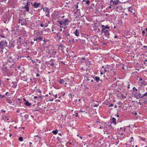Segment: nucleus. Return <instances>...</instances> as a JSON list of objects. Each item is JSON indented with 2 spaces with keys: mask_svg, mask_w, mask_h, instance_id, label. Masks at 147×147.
Masks as SVG:
<instances>
[{
  "mask_svg": "<svg viewBox=\"0 0 147 147\" xmlns=\"http://www.w3.org/2000/svg\"><path fill=\"white\" fill-rule=\"evenodd\" d=\"M98 106V105H95L94 106V107H97Z\"/></svg>",
  "mask_w": 147,
  "mask_h": 147,
  "instance_id": "774afa93",
  "label": "nucleus"
},
{
  "mask_svg": "<svg viewBox=\"0 0 147 147\" xmlns=\"http://www.w3.org/2000/svg\"><path fill=\"white\" fill-rule=\"evenodd\" d=\"M37 37H34V41H36L37 42H38V39Z\"/></svg>",
  "mask_w": 147,
  "mask_h": 147,
  "instance_id": "7c9ffc66",
  "label": "nucleus"
},
{
  "mask_svg": "<svg viewBox=\"0 0 147 147\" xmlns=\"http://www.w3.org/2000/svg\"><path fill=\"white\" fill-rule=\"evenodd\" d=\"M86 3L88 5H89L90 1L89 0L86 1Z\"/></svg>",
  "mask_w": 147,
  "mask_h": 147,
  "instance_id": "79ce46f5",
  "label": "nucleus"
},
{
  "mask_svg": "<svg viewBox=\"0 0 147 147\" xmlns=\"http://www.w3.org/2000/svg\"><path fill=\"white\" fill-rule=\"evenodd\" d=\"M147 96V92L145 93L144 94L142 95V97L143 98L145 96Z\"/></svg>",
  "mask_w": 147,
  "mask_h": 147,
  "instance_id": "4c0bfd02",
  "label": "nucleus"
},
{
  "mask_svg": "<svg viewBox=\"0 0 147 147\" xmlns=\"http://www.w3.org/2000/svg\"><path fill=\"white\" fill-rule=\"evenodd\" d=\"M50 9L46 7H45V13H46V12H49Z\"/></svg>",
  "mask_w": 147,
  "mask_h": 147,
  "instance_id": "a878e982",
  "label": "nucleus"
},
{
  "mask_svg": "<svg viewBox=\"0 0 147 147\" xmlns=\"http://www.w3.org/2000/svg\"><path fill=\"white\" fill-rule=\"evenodd\" d=\"M40 76V74H38V73H37L36 74V76L37 77H38L39 76Z\"/></svg>",
  "mask_w": 147,
  "mask_h": 147,
  "instance_id": "bf43d9fd",
  "label": "nucleus"
},
{
  "mask_svg": "<svg viewBox=\"0 0 147 147\" xmlns=\"http://www.w3.org/2000/svg\"><path fill=\"white\" fill-rule=\"evenodd\" d=\"M132 89L133 90H135L136 91L138 90L134 87Z\"/></svg>",
  "mask_w": 147,
  "mask_h": 147,
  "instance_id": "a18cd8bd",
  "label": "nucleus"
},
{
  "mask_svg": "<svg viewBox=\"0 0 147 147\" xmlns=\"http://www.w3.org/2000/svg\"><path fill=\"white\" fill-rule=\"evenodd\" d=\"M127 9L128 10V11H129L133 13L134 11L135 12V11L132 8V7H129L127 8Z\"/></svg>",
  "mask_w": 147,
  "mask_h": 147,
  "instance_id": "4468645a",
  "label": "nucleus"
},
{
  "mask_svg": "<svg viewBox=\"0 0 147 147\" xmlns=\"http://www.w3.org/2000/svg\"><path fill=\"white\" fill-rule=\"evenodd\" d=\"M114 106V105L113 104H111L110 105H109L108 106V107H113Z\"/></svg>",
  "mask_w": 147,
  "mask_h": 147,
  "instance_id": "de8ad7c7",
  "label": "nucleus"
},
{
  "mask_svg": "<svg viewBox=\"0 0 147 147\" xmlns=\"http://www.w3.org/2000/svg\"><path fill=\"white\" fill-rule=\"evenodd\" d=\"M142 33L143 34H144L145 33V31L144 30H143L142 32Z\"/></svg>",
  "mask_w": 147,
  "mask_h": 147,
  "instance_id": "338daca9",
  "label": "nucleus"
},
{
  "mask_svg": "<svg viewBox=\"0 0 147 147\" xmlns=\"http://www.w3.org/2000/svg\"><path fill=\"white\" fill-rule=\"evenodd\" d=\"M42 9L44 11H45V8L42 7L41 8V9Z\"/></svg>",
  "mask_w": 147,
  "mask_h": 147,
  "instance_id": "680f3d73",
  "label": "nucleus"
},
{
  "mask_svg": "<svg viewBox=\"0 0 147 147\" xmlns=\"http://www.w3.org/2000/svg\"><path fill=\"white\" fill-rule=\"evenodd\" d=\"M63 33L64 36L65 37L66 40H68L70 39V34L69 33V31L67 30H64L63 31Z\"/></svg>",
  "mask_w": 147,
  "mask_h": 147,
  "instance_id": "7ed1b4c3",
  "label": "nucleus"
},
{
  "mask_svg": "<svg viewBox=\"0 0 147 147\" xmlns=\"http://www.w3.org/2000/svg\"><path fill=\"white\" fill-rule=\"evenodd\" d=\"M75 113L76 114V115L75 116L76 117H78V113H76L75 112Z\"/></svg>",
  "mask_w": 147,
  "mask_h": 147,
  "instance_id": "13d9d810",
  "label": "nucleus"
},
{
  "mask_svg": "<svg viewBox=\"0 0 147 147\" xmlns=\"http://www.w3.org/2000/svg\"><path fill=\"white\" fill-rule=\"evenodd\" d=\"M58 132V131L57 130H55L52 131V132L54 134H57Z\"/></svg>",
  "mask_w": 147,
  "mask_h": 147,
  "instance_id": "b1692460",
  "label": "nucleus"
},
{
  "mask_svg": "<svg viewBox=\"0 0 147 147\" xmlns=\"http://www.w3.org/2000/svg\"><path fill=\"white\" fill-rule=\"evenodd\" d=\"M132 13L134 15V16H135V17H136V16H137V15H136L135 13V12H134H134H133V13Z\"/></svg>",
  "mask_w": 147,
  "mask_h": 147,
  "instance_id": "052dcab7",
  "label": "nucleus"
},
{
  "mask_svg": "<svg viewBox=\"0 0 147 147\" xmlns=\"http://www.w3.org/2000/svg\"><path fill=\"white\" fill-rule=\"evenodd\" d=\"M40 35V36H39L38 37H37L38 38V42H40L42 41V40L43 39L42 34Z\"/></svg>",
  "mask_w": 147,
  "mask_h": 147,
  "instance_id": "f8f14e48",
  "label": "nucleus"
},
{
  "mask_svg": "<svg viewBox=\"0 0 147 147\" xmlns=\"http://www.w3.org/2000/svg\"><path fill=\"white\" fill-rule=\"evenodd\" d=\"M18 140L20 141H23V138L22 137H20L18 138Z\"/></svg>",
  "mask_w": 147,
  "mask_h": 147,
  "instance_id": "c85d7f7f",
  "label": "nucleus"
},
{
  "mask_svg": "<svg viewBox=\"0 0 147 147\" xmlns=\"http://www.w3.org/2000/svg\"><path fill=\"white\" fill-rule=\"evenodd\" d=\"M67 143H69V144L72 145H73L74 144L73 143V142H71L69 141L67 142Z\"/></svg>",
  "mask_w": 147,
  "mask_h": 147,
  "instance_id": "473e14b6",
  "label": "nucleus"
},
{
  "mask_svg": "<svg viewBox=\"0 0 147 147\" xmlns=\"http://www.w3.org/2000/svg\"><path fill=\"white\" fill-rule=\"evenodd\" d=\"M24 8L25 9L26 11H24L25 12L26 11L27 12H29V7L28 6H26V5H25L24 6Z\"/></svg>",
  "mask_w": 147,
  "mask_h": 147,
  "instance_id": "dca6fc26",
  "label": "nucleus"
},
{
  "mask_svg": "<svg viewBox=\"0 0 147 147\" xmlns=\"http://www.w3.org/2000/svg\"><path fill=\"white\" fill-rule=\"evenodd\" d=\"M134 95L135 96V97L137 99L143 98L142 95V94L140 93V91H139V92L138 93L136 92L134 94Z\"/></svg>",
  "mask_w": 147,
  "mask_h": 147,
  "instance_id": "39448f33",
  "label": "nucleus"
},
{
  "mask_svg": "<svg viewBox=\"0 0 147 147\" xmlns=\"http://www.w3.org/2000/svg\"><path fill=\"white\" fill-rule=\"evenodd\" d=\"M57 37L58 39H59V40L61 39V37L60 35H58L57 34Z\"/></svg>",
  "mask_w": 147,
  "mask_h": 147,
  "instance_id": "f704fd0d",
  "label": "nucleus"
},
{
  "mask_svg": "<svg viewBox=\"0 0 147 147\" xmlns=\"http://www.w3.org/2000/svg\"><path fill=\"white\" fill-rule=\"evenodd\" d=\"M42 40L44 41V43H45L49 41L48 40H46L45 38H44Z\"/></svg>",
  "mask_w": 147,
  "mask_h": 147,
  "instance_id": "72a5a7b5",
  "label": "nucleus"
},
{
  "mask_svg": "<svg viewBox=\"0 0 147 147\" xmlns=\"http://www.w3.org/2000/svg\"><path fill=\"white\" fill-rule=\"evenodd\" d=\"M57 23H58L60 25H62L64 24L63 23V21H61L59 20H57Z\"/></svg>",
  "mask_w": 147,
  "mask_h": 147,
  "instance_id": "412c9836",
  "label": "nucleus"
},
{
  "mask_svg": "<svg viewBox=\"0 0 147 147\" xmlns=\"http://www.w3.org/2000/svg\"><path fill=\"white\" fill-rule=\"evenodd\" d=\"M29 117V115L28 114L25 115H24V117L25 118H26L27 119H28Z\"/></svg>",
  "mask_w": 147,
  "mask_h": 147,
  "instance_id": "c9c22d12",
  "label": "nucleus"
},
{
  "mask_svg": "<svg viewBox=\"0 0 147 147\" xmlns=\"http://www.w3.org/2000/svg\"><path fill=\"white\" fill-rule=\"evenodd\" d=\"M144 81L142 80V81H141L140 83L142 84H144Z\"/></svg>",
  "mask_w": 147,
  "mask_h": 147,
  "instance_id": "603ef678",
  "label": "nucleus"
},
{
  "mask_svg": "<svg viewBox=\"0 0 147 147\" xmlns=\"http://www.w3.org/2000/svg\"><path fill=\"white\" fill-rule=\"evenodd\" d=\"M0 36L1 37L4 38H5V37L3 35H1L0 34Z\"/></svg>",
  "mask_w": 147,
  "mask_h": 147,
  "instance_id": "49530a36",
  "label": "nucleus"
},
{
  "mask_svg": "<svg viewBox=\"0 0 147 147\" xmlns=\"http://www.w3.org/2000/svg\"><path fill=\"white\" fill-rule=\"evenodd\" d=\"M134 140V139H133V137H131L130 138V142H131L132 141H133Z\"/></svg>",
  "mask_w": 147,
  "mask_h": 147,
  "instance_id": "e433bc0d",
  "label": "nucleus"
},
{
  "mask_svg": "<svg viewBox=\"0 0 147 147\" xmlns=\"http://www.w3.org/2000/svg\"><path fill=\"white\" fill-rule=\"evenodd\" d=\"M23 20H24V21H23V22L21 23V25H23L27 24V22H26V20H24V19H23V20L21 19V20L20 19H19V21H23Z\"/></svg>",
  "mask_w": 147,
  "mask_h": 147,
  "instance_id": "2eb2a0df",
  "label": "nucleus"
},
{
  "mask_svg": "<svg viewBox=\"0 0 147 147\" xmlns=\"http://www.w3.org/2000/svg\"><path fill=\"white\" fill-rule=\"evenodd\" d=\"M119 3V0H118L117 1H113V4L114 5H116L118 4Z\"/></svg>",
  "mask_w": 147,
  "mask_h": 147,
  "instance_id": "4be33fe9",
  "label": "nucleus"
},
{
  "mask_svg": "<svg viewBox=\"0 0 147 147\" xmlns=\"http://www.w3.org/2000/svg\"><path fill=\"white\" fill-rule=\"evenodd\" d=\"M110 31V30H105V31L103 32V33H104L105 36L107 37V38H109V37L110 34L109 32Z\"/></svg>",
  "mask_w": 147,
  "mask_h": 147,
  "instance_id": "6e6552de",
  "label": "nucleus"
},
{
  "mask_svg": "<svg viewBox=\"0 0 147 147\" xmlns=\"http://www.w3.org/2000/svg\"><path fill=\"white\" fill-rule=\"evenodd\" d=\"M30 3V2H29L28 1H27V3H26V4L25 5L26 6H28L29 3Z\"/></svg>",
  "mask_w": 147,
  "mask_h": 147,
  "instance_id": "c03bdc74",
  "label": "nucleus"
},
{
  "mask_svg": "<svg viewBox=\"0 0 147 147\" xmlns=\"http://www.w3.org/2000/svg\"><path fill=\"white\" fill-rule=\"evenodd\" d=\"M144 63L145 64H147V59H145V60L144 61Z\"/></svg>",
  "mask_w": 147,
  "mask_h": 147,
  "instance_id": "37998d69",
  "label": "nucleus"
},
{
  "mask_svg": "<svg viewBox=\"0 0 147 147\" xmlns=\"http://www.w3.org/2000/svg\"><path fill=\"white\" fill-rule=\"evenodd\" d=\"M34 36L35 37H38L42 34V31H40L39 30H34Z\"/></svg>",
  "mask_w": 147,
  "mask_h": 147,
  "instance_id": "20e7f679",
  "label": "nucleus"
},
{
  "mask_svg": "<svg viewBox=\"0 0 147 147\" xmlns=\"http://www.w3.org/2000/svg\"><path fill=\"white\" fill-rule=\"evenodd\" d=\"M54 100V98H51L50 100H49V101L50 102H52Z\"/></svg>",
  "mask_w": 147,
  "mask_h": 147,
  "instance_id": "09e8293b",
  "label": "nucleus"
},
{
  "mask_svg": "<svg viewBox=\"0 0 147 147\" xmlns=\"http://www.w3.org/2000/svg\"><path fill=\"white\" fill-rule=\"evenodd\" d=\"M111 120H112V123H114L115 125H116V119L114 118V117H113L112 119H111Z\"/></svg>",
  "mask_w": 147,
  "mask_h": 147,
  "instance_id": "f3484780",
  "label": "nucleus"
},
{
  "mask_svg": "<svg viewBox=\"0 0 147 147\" xmlns=\"http://www.w3.org/2000/svg\"><path fill=\"white\" fill-rule=\"evenodd\" d=\"M24 105L26 106H30L31 105V103L29 102L28 101L24 103Z\"/></svg>",
  "mask_w": 147,
  "mask_h": 147,
  "instance_id": "a211bd4d",
  "label": "nucleus"
},
{
  "mask_svg": "<svg viewBox=\"0 0 147 147\" xmlns=\"http://www.w3.org/2000/svg\"><path fill=\"white\" fill-rule=\"evenodd\" d=\"M84 112V111L82 110H80V111H79V112H80V113Z\"/></svg>",
  "mask_w": 147,
  "mask_h": 147,
  "instance_id": "69168bd1",
  "label": "nucleus"
},
{
  "mask_svg": "<svg viewBox=\"0 0 147 147\" xmlns=\"http://www.w3.org/2000/svg\"><path fill=\"white\" fill-rule=\"evenodd\" d=\"M18 43H20L21 42V37H18L17 39Z\"/></svg>",
  "mask_w": 147,
  "mask_h": 147,
  "instance_id": "bb28decb",
  "label": "nucleus"
},
{
  "mask_svg": "<svg viewBox=\"0 0 147 147\" xmlns=\"http://www.w3.org/2000/svg\"><path fill=\"white\" fill-rule=\"evenodd\" d=\"M7 61L8 62L11 64V65H8V66H7L8 64L4 65L3 67L5 69H8L9 68L10 69H14L15 65V62L14 59L12 56H11L10 55L8 56L7 57Z\"/></svg>",
  "mask_w": 147,
  "mask_h": 147,
  "instance_id": "f257e3e1",
  "label": "nucleus"
},
{
  "mask_svg": "<svg viewBox=\"0 0 147 147\" xmlns=\"http://www.w3.org/2000/svg\"><path fill=\"white\" fill-rule=\"evenodd\" d=\"M40 5V3H38L36 2H35L33 3V6L35 8H37Z\"/></svg>",
  "mask_w": 147,
  "mask_h": 147,
  "instance_id": "9d476101",
  "label": "nucleus"
},
{
  "mask_svg": "<svg viewBox=\"0 0 147 147\" xmlns=\"http://www.w3.org/2000/svg\"><path fill=\"white\" fill-rule=\"evenodd\" d=\"M143 47L145 48L146 50H147V46H144Z\"/></svg>",
  "mask_w": 147,
  "mask_h": 147,
  "instance_id": "6e6d98bb",
  "label": "nucleus"
},
{
  "mask_svg": "<svg viewBox=\"0 0 147 147\" xmlns=\"http://www.w3.org/2000/svg\"><path fill=\"white\" fill-rule=\"evenodd\" d=\"M22 78H24V79H25V80H26V76H23Z\"/></svg>",
  "mask_w": 147,
  "mask_h": 147,
  "instance_id": "4d7b16f0",
  "label": "nucleus"
},
{
  "mask_svg": "<svg viewBox=\"0 0 147 147\" xmlns=\"http://www.w3.org/2000/svg\"><path fill=\"white\" fill-rule=\"evenodd\" d=\"M59 47H61V48H63V45H61L59 46Z\"/></svg>",
  "mask_w": 147,
  "mask_h": 147,
  "instance_id": "5fc2aeb1",
  "label": "nucleus"
},
{
  "mask_svg": "<svg viewBox=\"0 0 147 147\" xmlns=\"http://www.w3.org/2000/svg\"><path fill=\"white\" fill-rule=\"evenodd\" d=\"M40 26L41 27H43L44 26V25L42 23H40Z\"/></svg>",
  "mask_w": 147,
  "mask_h": 147,
  "instance_id": "864d4df0",
  "label": "nucleus"
},
{
  "mask_svg": "<svg viewBox=\"0 0 147 147\" xmlns=\"http://www.w3.org/2000/svg\"><path fill=\"white\" fill-rule=\"evenodd\" d=\"M69 20L68 19H66L64 21H63V23L64 25H67V22H69Z\"/></svg>",
  "mask_w": 147,
  "mask_h": 147,
  "instance_id": "6ab92c4d",
  "label": "nucleus"
},
{
  "mask_svg": "<svg viewBox=\"0 0 147 147\" xmlns=\"http://www.w3.org/2000/svg\"><path fill=\"white\" fill-rule=\"evenodd\" d=\"M6 101H7L8 103L10 104H11L12 103V102L11 101L7 99L6 100Z\"/></svg>",
  "mask_w": 147,
  "mask_h": 147,
  "instance_id": "c756f323",
  "label": "nucleus"
},
{
  "mask_svg": "<svg viewBox=\"0 0 147 147\" xmlns=\"http://www.w3.org/2000/svg\"><path fill=\"white\" fill-rule=\"evenodd\" d=\"M139 138H140V139H141V140L142 141H143L144 142L146 141V139L145 138L141 137L140 136H139Z\"/></svg>",
  "mask_w": 147,
  "mask_h": 147,
  "instance_id": "5701e85b",
  "label": "nucleus"
},
{
  "mask_svg": "<svg viewBox=\"0 0 147 147\" xmlns=\"http://www.w3.org/2000/svg\"><path fill=\"white\" fill-rule=\"evenodd\" d=\"M101 26L102 28L101 32V34H102L103 33V32L105 31V30H106V29H109L110 28V27L108 25H106V26H105L104 25H101Z\"/></svg>",
  "mask_w": 147,
  "mask_h": 147,
  "instance_id": "423d86ee",
  "label": "nucleus"
},
{
  "mask_svg": "<svg viewBox=\"0 0 147 147\" xmlns=\"http://www.w3.org/2000/svg\"><path fill=\"white\" fill-rule=\"evenodd\" d=\"M75 35L77 36H79V31L78 29H76L75 32H74Z\"/></svg>",
  "mask_w": 147,
  "mask_h": 147,
  "instance_id": "ddd939ff",
  "label": "nucleus"
},
{
  "mask_svg": "<svg viewBox=\"0 0 147 147\" xmlns=\"http://www.w3.org/2000/svg\"><path fill=\"white\" fill-rule=\"evenodd\" d=\"M101 26L102 28L101 32V34H102L103 33V32L105 31V30H106V29H109L110 28V27L108 25H106V26H105L104 25H101Z\"/></svg>",
  "mask_w": 147,
  "mask_h": 147,
  "instance_id": "0eeeda50",
  "label": "nucleus"
},
{
  "mask_svg": "<svg viewBox=\"0 0 147 147\" xmlns=\"http://www.w3.org/2000/svg\"><path fill=\"white\" fill-rule=\"evenodd\" d=\"M14 41H9V47L11 48H13L14 46Z\"/></svg>",
  "mask_w": 147,
  "mask_h": 147,
  "instance_id": "1a4fd4ad",
  "label": "nucleus"
},
{
  "mask_svg": "<svg viewBox=\"0 0 147 147\" xmlns=\"http://www.w3.org/2000/svg\"><path fill=\"white\" fill-rule=\"evenodd\" d=\"M59 82L61 84H63L64 82V81L63 79H60L59 80Z\"/></svg>",
  "mask_w": 147,
  "mask_h": 147,
  "instance_id": "393cba45",
  "label": "nucleus"
},
{
  "mask_svg": "<svg viewBox=\"0 0 147 147\" xmlns=\"http://www.w3.org/2000/svg\"><path fill=\"white\" fill-rule=\"evenodd\" d=\"M78 2H77V4L75 5V7L76 9H77L78 8Z\"/></svg>",
  "mask_w": 147,
  "mask_h": 147,
  "instance_id": "ea45409f",
  "label": "nucleus"
},
{
  "mask_svg": "<svg viewBox=\"0 0 147 147\" xmlns=\"http://www.w3.org/2000/svg\"><path fill=\"white\" fill-rule=\"evenodd\" d=\"M69 96L70 98H71V96H72V95L71 94H69Z\"/></svg>",
  "mask_w": 147,
  "mask_h": 147,
  "instance_id": "0e129e2a",
  "label": "nucleus"
},
{
  "mask_svg": "<svg viewBox=\"0 0 147 147\" xmlns=\"http://www.w3.org/2000/svg\"><path fill=\"white\" fill-rule=\"evenodd\" d=\"M46 16H47L48 17H50V15H49V12H46Z\"/></svg>",
  "mask_w": 147,
  "mask_h": 147,
  "instance_id": "2f4dec72",
  "label": "nucleus"
},
{
  "mask_svg": "<svg viewBox=\"0 0 147 147\" xmlns=\"http://www.w3.org/2000/svg\"><path fill=\"white\" fill-rule=\"evenodd\" d=\"M3 118L4 119H7V121H8L9 120V118H8V116H3Z\"/></svg>",
  "mask_w": 147,
  "mask_h": 147,
  "instance_id": "cd10ccee",
  "label": "nucleus"
},
{
  "mask_svg": "<svg viewBox=\"0 0 147 147\" xmlns=\"http://www.w3.org/2000/svg\"><path fill=\"white\" fill-rule=\"evenodd\" d=\"M49 64L50 65L52 66H53L54 65V64L53 63H49Z\"/></svg>",
  "mask_w": 147,
  "mask_h": 147,
  "instance_id": "8fccbe9b",
  "label": "nucleus"
},
{
  "mask_svg": "<svg viewBox=\"0 0 147 147\" xmlns=\"http://www.w3.org/2000/svg\"><path fill=\"white\" fill-rule=\"evenodd\" d=\"M6 47H8L7 42L6 41H2L0 42V49H1V51H2V49Z\"/></svg>",
  "mask_w": 147,
  "mask_h": 147,
  "instance_id": "f03ea898",
  "label": "nucleus"
},
{
  "mask_svg": "<svg viewBox=\"0 0 147 147\" xmlns=\"http://www.w3.org/2000/svg\"><path fill=\"white\" fill-rule=\"evenodd\" d=\"M0 97H1V98H4L5 97V96L4 95L0 94Z\"/></svg>",
  "mask_w": 147,
  "mask_h": 147,
  "instance_id": "58836bf2",
  "label": "nucleus"
},
{
  "mask_svg": "<svg viewBox=\"0 0 147 147\" xmlns=\"http://www.w3.org/2000/svg\"><path fill=\"white\" fill-rule=\"evenodd\" d=\"M91 77L94 78V80L96 81L97 82H98L100 80V78L98 77L97 76H95V77H94L92 75L91 76Z\"/></svg>",
  "mask_w": 147,
  "mask_h": 147,
  "instance_id": "9b49d317",
  "label": "nucleus"
},
{
  "mask_svg": "<svg viewBox=\"0 0 147 147\" xmlns=\"http://www.w3.org/2000/svg\"><path fill=\"white\" fill-rule=\"evenodd\" d=\"M80 61L81 63H83L86 61V59L85 57H82L80 59Z\"/></svg>",
  "mask_w": 147,
  "mask_h": 147,
  "instance_id": "aec40b11",
  "label": "nucleus"
},
{
  "mask_svg": "<svg viewBox=\"0 0 147 147\" xmlns=\"http://www.w3.org/2000/svg\"><path fill=\"white\" fill-rule=\"evenodd\" d=\"M9 20L7 22V20H5L4 21V22L5 23H6L7 22V23H8L9 22Z\"/></svg>",
  "mask_w": 147,
  "mask_h": 147,
  "instance_id": "3c124183",
  "label": "nucleus"
},
{
  "mask_svg": "<svg viewBox=\"0 0 147 147\" xmlns=\"http://www.w3.org/2000/svg\"><path fill=\"white\" fill-rule=\"evenodd\" d=\"M106 68H105L104 69V71L105 73H106L107 72V70H106Z\"/></svg>",
  "mask_w": 147,
  "mask_h": 147,
  "instance_id": "e2e57ef3",
  "label": "nucleus"
},
{
  "mask_svg": "<svg viewBox=\"0 0 147 147\" xmlns=\"http://www.w3.org/2000/svg\"><path fill=\"white\" fill-rule=\"evenodd\" d=\"M22 57H23L22 56V55H20L18 56L17 59H21L22 58Z\"/></svg>",
  "mask_w": 147,
  "mask_h": 147,
  "instance_id": "a19ab883",
  "label": "nucleus"
}]
</instances>
